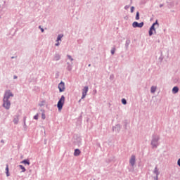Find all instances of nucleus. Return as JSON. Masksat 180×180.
<instances>
[{
    "label": "nucleus",
    "instance_id": "obj_13",
    "mask_svg": "<svg viewBox=\"0 0 180 180\" xmlns=\"http://www.w3.org/2000/svg\"><path fill=\"white\" fill-rule=\"evenodd\" d=\"M63 34H59L57 38V41H61V39H63Z\"/></svg>",
    "mask_w": 180,
    "mask_h": 180
},
{
    "label": "nucleus",
    "instance_id": "obj_21",
    "mask_svg": "<svg viewBox=\"0 0 180 180\" xmlns=\"http://www.w3.org/2000/svg\"><path fill=\"white\" fill-rule=\"evenodd\" d=\"M156 144H157V142L156 141H152V146H153L154 147H156Z\"/></svg>",
    "mask_w": 180,
    "mask_h": 180
},
{
    "label": "nucleus",
    "instance_id": "obj_26",
    "mask_svg": "<svg viewBox=\"0 0 180 180\" xmlns=\"http://www.w3.org/2000/svg\"><path fill=\"white\" fill-rule=\"evenodd\" d=\"M155 172H156V174L158 175V174L157 173V168H155Z\"/></svg>",
    "mask_w": 180,
    "mask_h": 180
},
{
    "label": "nucleus",
    "instance_id": "obj_1",
    "mask_svg": "<svg viewBox=\"0 0 180 180\" xmlns=\"http://www.w3.org/2000/svg\"><path fill=\"white\" fill-rule=\"evenodd\" d=\"M11 96H13V94H12V92H11V91H6L3 99L4 101L3 106L6 109H9L11 108V102L9 101V98H11Z\"/></svg>",
    "mask_w": 180,
    "mask_h": 180
},
{
    "label": "nucleus",
    "instance_id": "obj_29",
    "mask_svg": "<svg viewBox=\"0 0 180 180\" xmlns=\"http://www.w3.org/2000/svg\"><path fill=\"white\" fill-rule=\"evenodd\" d=\"M89 67H91V64L89 65Z\"/></svg>",
    "mask_w": 180,
    "mask_h": 180
},
{
    "label": "nucleus",
    "instance_id": "obj_12",
    "mask_svg": "<svg viewBox=\"0 0 180 180\" xmlns=\"http://www.w3.org/2000/svg\"><path fill=\"white\" fill-rule=\"evenodd\" d=\"M156 89H157V87L153 86L151 87V90H150L151 92H152V94H154V92H155Z\"/></svg>",
    "mask_w": 180,
    "mask_h": 180
},
{
    "label": "nucleus",
    "instance_id": "obj_23",
    "mask_svg": "<svg viewBox=\"0 0 180 180\" xmlns=\"http://www.w3.org/2000/svg\"><path fill=\"white\" fill-rule=\"evenodd\" d=\"M39 29H41L42 33L44 32V29L41 28V26H39Z\"/></svg>",
    "mask_w": 180,
    "mask_h": 180
},
{
    "label": "nucleus",
    "instance_id": "obj_14",
    "mask_svg": "<svg viewBox=\"0 0 180 180\" xmlns=\"http://www.w3.org/2000/svg\"><path fill=\"white\" fill-rule=\"evenodd\" d=\"M21 164H27V165H30V162H29V161H27L26 160L21 162Z\"/></svg>",
    "mask_w": 180,
    "mask_h": 180
},
{
    "label": "nucleus",
    "instance_id": "obj_10",
    "mask_svg": "<svg viewBox=\"0 0 180 180\" xmlns=\"http://www.w3.org/2000/svg\"><path fill=\"white\" fill-rule=\"evenodd\" d=\"M6 174L7 176H9V165H6Z\"/></svg>",
    "mask_w": 180,
    "mask_h": 180
},
{
    "label": "nucleus",
    "instance_id": "obj_16",
    "mask_svg": "<svg viewBox=\"0 0 180 180\" xmlns=\"http://www.w3.org/2000/svg\"><path fill=\"white\" fill-rule=\"evenodd\" d=\"M115 51H116V49L115 48H112V50H111V54H115Z\"/></svg>",
    "mask_w": 180,
    "mask_h": 180
},
{
    "label": "nucleus",
    "instance_id": "obj_2",
    "mask_svg": "<svg viewBox=\"0 0 180 180\" xmlns=\"http://www.w3.org/2000/svg\"><path fill=\"white\" fill-rule=\"evenodd\" d=\"M64 102H65V97L64 96H62L57 105L58 109L59 110H61V109H63V106H64Z\"/></svg>",
    "mask_w": 180,
    "mask_h": 180
},
{
    "label": "nucleus",
    "instance_id": "obj_20",
    "mask_svg": "<svg viewBox=\"0 0 180 180\" xmlns=\"http://www.w3.org/2000/svg\"><path fill=\"white\" fill-rule=\"evenodd\" d=\"M34 119L37 120V119H39V114H37L35 116H34Z\"/></svg>",
    "mask_w": 180,
    "mask_h": 180
},
{
    "label": "nucleus",
    "instance_id": "obj_17",
    "mask_svg": "<svg viewBox=\"0 0 180 180\" xmlns=\"http://www.w3.org/2000/svg\"><path fill=\"white\" fill-rule=\"evenodd\" d=\"M122 103H123V105H126V103H127L126 99L122 98Z\"/></svg>",
    "mask_w": 180,
    "mask_h": 180
},
{
    "label": "nucleus",
    "instance_id": "obj_25",
    "mask_svg": "<svg viewBox=\"0 0 180 180\" xmlns=\"http://www.w3.org/2000/svg\"><path fill=\"white\" fill-rule=\"evenodd\" d=\"M60 45V43H57L55 44V46H59Z\"/></svg>",
    "mask_w": 180,
    "mask_h": 180
},
{
    "label": "nucleus",
    "instance_id": "obj_15",
    "mask_svg": "<svg viewBox=\"0 0 180 180\" xmlns=\"http://www.w3.org/2000/svg\"><path fill=\"white\" fill-rule=\"evenodd\" d=\"M19 167L22 170V172H25L26 171V169L25 167H23V165H20Z\"/></svg>",
    "mask_w": 180,
    "mask_h": 180
},
{
    "label": "nucleus",
    "instance_id": "obj_9",
    "mask_svg": "<svg viewBox=\"0 0 180 180\" xmlns=\"http://www.w3.org/2000/svg\"><path fill=\"white\" fill-rule=\"evenodd\" d=\"M179 91V89L178 88V86H174L172 89V92L173 94H178V91Z\"/></svg>",
    "mask_w": 180,
    "mask_h": 180
},
{
    "label": "nucleus",
    "instance_id": "obj_8",
    "mask_svg": "<svg viewBox=\"0 0 180 180\" xmlns=\"http://www.w3.org/2000/svg\"><path fill=\"white\" fill-rule=\"evenodd\" d=\"M79 154H81V150H79V149H75V153H74V155L75 157H78V155H79Z\"/></svg>",
    "mask_w": 180,
    "mask_h": 180
},
{
    "label": "nucleus",
    "instance_id": "obj_28",
    "mask_svg": "<svg viewBox=\"0 0 180 180\" xmlns=\"http://www.w3.org/2000/svg\"><path fill=\"white\" fill-rule=\"evenodd\" d=\"M14 78H15V79H16V78H18V77H16V76H14Z\"/></svg>",
    "mask_w": 180,
    "mask_h": 180
},
{
    "label": "nucleus",
    "instance_id": "obj_19",
    "mask_svg": "<svg viewBox=\"0 0 180 180\" xmlns=\"http://www.w3.org/2000/svg\"><path fill=\"white\" fill-rule=\"evenodd\" d=\"M68 58H69V60H70V61H73L74 60L72 57H71V56H70V55H68Z\"/></svg>",
    "mask_w": 180,
    "mask_h": 180
},
{
    "label": "nucleus",
    "instance_id": "obj_3",
    "mask_svg": "<svg viewBox=\"0 0 180 180\" xmlns=\"http://www.w3.org/2000/svg\"><path fill=\"white\" fill-rule=\"evenodd\" d=\"M155 25H158V21L156 20L155 22H154L152 26L150 27V30H149V36H153V34H154V33H156V31H155Z\"/></svg>",
    "mask_w": 180,
    "mask_h": 180
},
{
    "label": "nucleus",
    "instance_id": "obj_18",
    "mask_svg": "<svg viewBox=\"0 0 180 180\" xmlns=\"http://www.w3.org/2000/svg\"><path fill=\"white\" fill-rule=\"evenodd\" d=\"M41 118L43 119V120H44V119H46V115L44 114V112H43L41 114Z\"/></svg>",
    "mask_w": 180,
    "mask_h": 180
},
{
    "label": "nucleus",
    "instance_id": "obj_7",
    "mask_svg": "<svg viewBox=\"0 0 180 180\" xmlns=\"http://www.w3.org/2000/svg\"><path fill=\"white\" fill-rule=\"evenodd\" d=\"M129 163L131 164V165L133 167L134 165V164H136V156L132 155L131 157V159L129 160Z\"/></svg>",
    "mask_w": 180,
    "mask_h": 180
},
{
    "label": "nucleus",
    "instance_id": "obj_22",
    "mask_svg": "<svg viewBox=\"0 0 180 180\" xmlns=\"http://www.w3.org/2000/svg\"><path fill=\"white\" fill-rule=\"evenodd\" d=\"M131 13H133V12H134V7H131Z\"/></svg>",
    "mask_w": 180,
    "mask_h": 180
},
{
    "label": "nucleus",
    "instance_id": "obj_27",
    "mask_svg": "<svg viewBox=\"0 0 180 180\" xmlns=\"http://www.w3.org/2000/svg\"><path fill=\"white\" fill-rule=\"evenodd\" d=\"M160 8H162V4H160Z\"/></svg>",
    "mask_w": 180,
    "mask_h": 180
},
{
    "label": "nucleus",
    "instance_id": "obj_4",
    "mask_svg": "<svg viewBox=\"0 0 180 180\" xmlns=\"http://www.w3.org/2000/svg\"><path fill=\"white\" fill-rule=\"evenodd\" d=\"M133 27H143L144 26V22H141L138 23L136 21L132 23Z\"/></svg>",
    "mask_w": 180,
    "mask_h": 180
},
{
    "label": "nucleus",
    "instance_id": "obj_6",
    "mask_svg": "<svg viewBox=\"0 0 180 180\" xmlns=\"http://www.w3.org/2000/svg\"><path fill=\"white\" fill-rule=\"evenodd\" d=\"M86 94H88V86H85L82 90V99H84L85 96H86Z\"/></svg>",
    "mask_w": 180,
    "mask_h": 180
},
{
    "label": "nucleus",
    "instance_id": "obj_11",
    "mask_svg": "<svg viewBox=\"0 0 180 180\" xmlns=\"http://www.w3.org/2000/svg\"><path fill=\"white\" fill-rule=\"evenodd\" d=\"M140 19V13L136 12V20H139Z\"/></svg>",
    "mask_w": 180,
    "mask_h": 180
},
{
    "label": "nucleus",
    "instance_id": "obj_24",
    "mask_svg": "<svg viewBox=\"0 0 180 180\" xmlns=\"http://www.w3.org/2000/svg\"><path fill=\"white\" fill-rule=\"evenodd\" d=\"M13 122H14V123H18V119H15L14 120H13Z\"/></svg>",
    "mask_w": 180,
    "mask_h": 180
},
{
    "label": "nucleus",
    "instance_id": "obj_5",
    "mask_svg": "<svg viewBox=\"0 0 180 180\" xmlns=\"http://www.w3.org/2000/svg\"><path fill=\"white\" fill-rule=\"evenodd\" d=\"M58 89L60 92H64L65 91V84H64V82H62L58 84Z\"/></svg>",
    "mask_w": 180,
    "mask_h": 180
}]
</instances>
